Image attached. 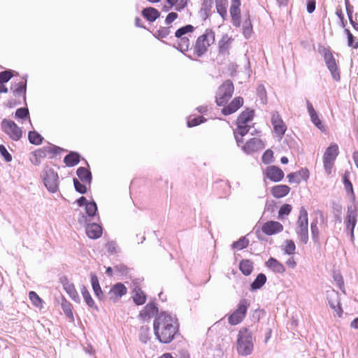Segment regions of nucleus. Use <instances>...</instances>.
Instances as JSON below:
<instances>
[{"label":"nucleus","instance_id":"16","mask_svg":"<svg viewBox=\"0 0 358 358\" xmlns=\"http://www.w3.org/2000/svg\"><path fill=\"white\" fill-rule=\"evenodd\" d=\"M127 293V287L122 282H118L111 286L108 295L109 296V299L115 303Z\"/></svg>","mask_w":358,"mask_h":358},{"label":"nucleus","instance_id":"18","mask_svg":"<svg viewBox=\"0 0 358 358\" xmlns=\"http://www.w3.org/2000/svg\"><path fill=\"white\" fill-rule=\"evenodd\" d=\"M271 121L277 136L282 138L287 131V126L278 112L273 113Z\"/></svg>","mask_w":358,"mask_h":358},{"label":"nucleus","instance_id":"13","mask_svg":"<svg viewBox=\"0 0 358 358\" xmlns=\"http://www.w3.org/2000/svg\"><path fill=\"white\" fill-rule=\"evenodd\" d=\"M327 300L329 307L336 313L338 317H341L343 315V310L338 292L335 290H332L330 292H328L327 294Z\"/></svg>","mask_w":358,"mask_h":358},{"label":"nucleus","instance_id":"62","mask_svg":"<svg viewBox=\"0 0 358 358\" xmlns=\"http://www.w3.org/2000/svg\"><path fill=\"white\" fill-rule=\"evenodd\" d=\"M227 4H215L217 13L220 15L223 20H225L227 17Z\"/></svg>","mask_w":358,"mask_h":358},{"label":"nucleus","instance_id":"5","mask_svg":"<svg viewBox=\"0 0 358 358\" xmlns=\"http://www.w3.org/2000/svg\"><path fill=\"white\" fill-rule=\"evenodd\" d=\"M215 34L213 29L208 28L204 33L199 36L194 45V53L197 57H201L208 51V48L214 43Z\"/></svg>","mask_w":358,"mask_h":358},{"label":"nucleus","instance_id":"41","mask_svg":"<svg viewBox=\"0 0 358 358\" xmlns=\"http://www.w3.org/2000/svg\"><path fill=\"white\" fill-rule=\"evenodd\" d=\"M14 117L16 120H20L22 121H24L27 119H29L30 113L29 108L27 107V104L24 105V107L17 108L15 112Z\"/></svg>","mask_w":358,"mask_h":358},{"label":"nucleus","instance_id":"40","mask_svg":"<svg viewBox=\"0 0 358 358\" xmlns=\"http://www.w3.org/2000/svg\"><path fill=\"white\" fill-rule=\"evenodd\" d=\"M29 142L34 145H39L43 143L44 138L36 130H31L28 132Z\"/></svg>","mask_w":358,"mask_h":358},{"label":"nucleus","instance_id":"6","mask_svg":"<svg viewBox=\"0 0 358 358\" xmlns=\"http://www.w3.org/2000/svg\"><path fill=\"white\" fill-rule=\"evenodd\" d=\"M255 116V110L251 108H246L238 116L235 124L238 131L241 136H245L250 131L251 126L248 124L251 122Z\"/></svg>","mask_w":358,"mask_h":358},{"label":"nucleus","instance_id":"42","mask_svg":"<svg viewBox=\"0 0 358 358\" xmlns=\"http://www.w3.org/2000/svg\"><path fill=\"white\" fill-rule=\"evenodd\" d=\"M249 306V301L246 299H241L239 301L237 307L234 310L236 311L237 313H238L239 315H241V316L245 317Z\"/></svg>","mask_w":358,"mask_h":358},{"label":"nucleus","instance_id":"25","mask_svg":"<svg viewBox=\"0 0 358 358\" xmlns=\"http://www.w3.org/2000/svg\"><path fill=\"white\" fill-rule=\"evenodd\" d=\"M213 5V1H201L198 14L203 22H206L211 16Z\"/></svg>","mask_w":358,"mask_h":358},{"label":"nucleus","instance_id":"37","mask_svg":"<svg viewBox=\"0 0 358 358\" xmlns=\"http://www.w3.org/2000/svg\"><path fill=\"white\" fill-rule=\"evenodd\" d=\"M252 32L253 27L252 21L250 19V14L248 13L245 15V18L244 19L243 23V34L246 39H249L252 36Z\"/></svg>","mask_w":358,"mask_h":358},{"label":"nucleus","instance_id":"53","mask_svg":"<svg viewBox=\"0 0 358 358\" xmlns=\"http://www.w3.org/2000/svg\"><path fill=\"white\" fill-rule=\"evenodd\" d=\"M245 319V317L241 316L237 313L236 311H234L231 314H230L228 317V322L231 325H237L243 322Z\"/></svg>","mask_w":358,"mask_h":358},{"label":"nucleus","instance_id":"8","mask_svg":"<svg viewBox=\"0 0 358 358\" xmlns=\"http://www.w3.org/2000/svg\"><path fill=\"white\" fill-rule=\"evenodd\" d=\"M234 92V85L231 80L227 79L217 88L215 94V103L222 106L228 103Z\"/></svg>","mask_w":358,"mask_h":358},{"label":"nucleus","instance_id":"45","mask_svg":"<svg viewBox=\"0 0 358 358\" xmlns=\"http://www.w3.org/2000/svg\"><path fill=\"white\" fill-rule=\"evenodd\" d=\"M285 245L281 247V250L285 255H292L294 254L296 250V245L293 240L287 239L285 241Z\"/></svg>","mask_w":358,"mask_h":358},{"label":"nucleus","instance_id":"9","mask_svg":"<svg viewBox=\"0 0 358 358\" xmlns=\"http://www.w3.org/2000/svg\"><path fill=\"white\" fill-rule=\"evenodd\" d=\"M42 180L44 186L50 193H56L59 190V175L53 169L46 166L42 172Z\"/></svg>","mask_w":358,"mask_h":358},{"label":"nucleus","instance_id":"14","mask_svg":"<svg viewBox=\"0 0 358 358\" xmlns=\"http://www.w3.org/2000/svg\"><path fill=\"white\" fill-rule=\"evenodd\" d=\"M263 174L265 178L274 182H280L285 176L283 171L275 165L268 166L264 171Z\"/></svg>","mask_w":358,"mask_h":358},{"label":"nucleus","instance_id":"12","mask_svg":"<svg viewBox=\"0 0 358 358\" xmlns=\"http://www.w3.org/2000/svg\"><path fill=\"white\" fill-rule=\"evenodd\" d=\"M159 313V308L157 304L154 302H149L139 312L138 318L143 322H147L154 316L156 317Z\"/></svg>","mask_w":358,"mask_h":358},{"label":"nucleus","instance_id":"15","mask_svg":"<svg viewBox=\"0 0 358 358\" xmlns=\"http://www.w3.org/2000/svg\"><path fill=\"white\" fill-rule=\"evenodd\" d=\"M283 225L275 220H268L264 222L261 230L262 233L266 236H273L279 234L283 231Z\"/></svg>","mask_w":358,"mask_h":358},{"label":"nucleus","instance_id":"48","mask_svg":"<svg viewBox=\"0 0 358 358\" xmlns=\"http://www.w3.org/2000/svg\"><path fill=\"white\" fill-rule=\"evenodd\" d=\"M171 32V27H160L159 29L152 34L153 36L162 41V38H166Z\"/></svg>","mask_w":358,"mask_h":358},{"label":"nucleus","instance_id":"50","mask_svg":"<svg viewBox=\"0 0 358 358\" xmlns=\"http://www.w3.org/2000/svg\"><path fill=\"white\" fill-rule=\"evenodd\" d=\"M257 95L260 99L262 104H266L268 102L267 93L265 86L263 84H259L257 87Z\"/></svg>","mask_w":358,"mask_h":358},{"label":"nucleus","instance_id":"2","mask_svg":"<svg viewBox=\"0 0 358 358\" xmlns=\"http://www.w3.org/2000/svg\"><path fill=\"white\" fill-rule=\"evenodd\" d=\"M254 343L252 333L248 327H241L237 335L236 350L241 356H248L252 353Z\"/></svg>","mask_w":358,"mask_h":358},{"label":"nucleus","instance_id":"44","mask_svg":"<svg viewBox=\"0 0 358 358\" xmlns=\"http://www.w3.org/2000/svg\"><path fill=\"white\" fill-rule=\"evenodd\" d=\"M249 245V240L246 238V236H241L238 241H234L231 248L233 250H241L248 248Z\"/></svg>","mask_w":358,"mask_h":358},{"label":"nucleus","instance_id":"54","mask_svg":"<svg viewBox=\"0 0 358 358\" xmlns=\"http://www.w3.org/2000/svg\"><path fill=\"white\" fill-rule=\"evenodd\" d=\"M273 152L271 149L266 150L262 156V162L266 165H269L273 162Z\"/></svg>","mask_w":358,"mask_h":358},{"label":"nucleus","instance_id":"55","mask_svg":"<svg viewBox=\"0 0 358 358\" xmlns=\"http://www.w3.org/2000/svg\"><path fill=\"white\" fill-rule=\"evenodd\" d=\"M13 71L7 69L0 72V85H5L13 77Z\"/></svg>","mask_w":358,"mask_h":358},{"label":"nucleus","instance_id":"30","mask_svg":"<svg viewBox=\"0 0 358 358\" xmlns=\"http://www.w3.org/2000/svg\"><path fill=\"white\" fill-rule=\"evenodd\" d=\"M81 155L76 151H70L64 158V163L68 167H73L79 164Z\"/></svg>","mask_w":358,"mask_h":358},{"label":"nucleus","instance_id":"31","mask_svg":"<svg viewBox=\"0 0 358 358\" xmlns=\"http://www.w3.org/2000/svg\"><path fill=\"white\" fill-rule=\"evenodd\" d=\"M80 292L83 297V299L87 306L93 310H95L96 311L99 312V309L97 305L96 304L94 300L92 297L90 292L88 291L87 288L85 285H82L80 287Z\"/></svg>","mask_w":358,"mask_h":358},{"label":"nucleus","instance_id":"60","mask_svg":"<svg viewBox=\"0 0 358 358\" xmlns=\"http://www.w3.org/2000/svg\"><path fill=\"white\" fill-rule=\"evenodd\" d=\"M357 220L345 219V230L350 233L352 237H354V230L357 224Z\"/></svg>","mask_w":358,"mask_h":358},{"label":"nucleus","instance_id":"58","mask_svg":"<svg viewBox=\"0 0 358 358\" xmlns=\"http://www.w3.org/2000/svg\"><path fill=\"white\" fill-rule=\"evenodd\" d=\"M265 310L264 309L257 308L252 311L250 317L251 320L256 323L258 322L260 319L264 315Z\"/></svg>","mask_w":358,"mask_h":358},{"label":"nucleus","instance_id":"11","mask_svg":"<svg viewBox=\"0 0 358 358\" xmlns=\"http://www.w3.org/2000/svg\"><path fill=\"white\" fill-rule=\"evenodd\" d=\"M1 130L13 141H17L22 136V129L13 120L4 118L1 122Z\"/></svg>","mask_w":358,"mask_h":358},{"label":"nucleus","instance_id":"23","mask_svg":"<svg viewBox=\"0 0 358 358\" xmlns=\"http://www.w3.org/2000/svg\"><path fill=\"white\" fill-rule=\"evenodd\" d=\"M263 148L264 143L262 139L258 138H252L247 141L243 145H242L241 149L244 152L250 154Z\"/></svg>","mask_w":358,"mask_h":358},{"label":"nucleus","instance_id":"4","mask_svg":"<svg viewBox=\"0 0 358 358\" xmlns=\"http://www.w3.org/2000/svg\"><path fill=\"white\" fill-rule=\"evenodd\" d=\"M318 52L323 57L326 66L329 71L332 78L335 81L339 82L341 80V71L338 62L335 59L331 48L329 46L325 47L322 45H319Z\"/></svg>","mask_w":358,"mask_h":358},{"label":"nucleus","instance_id":"27","mask_svg":"<svg viewBox=\"0 0 358 358\" xmlns=\"http://www.w3.org/2000/svg\"><path fill=\"white\" fill-rule=\"evenodd\" d=\"M266 266L275 273H283L285 271V266L278 259L271 257L265 263Z\"/></svg>","mask_w":358,"mask_h":358},{"label":"nucleus","instance_id":"43","mask_svg":"<svg viewBox=\"0 0 358 358\" xmlns=\"http://www.w3.org/2000/svg\"><path fill=\"white\" fill-rule=\"evenodd\" d=\"M207 121V119L201 115L190 116L187 121V126L189 128L196 127Z\"/></svg>","mask_w":358,"mask_h":358},{"label":"nucleus","instance_id":"3","mask_svg":"<svg viewBox=\"0 0 358 358\" xmlns=\"http://www.w3.org/2000/svg\"><path fill=\"white\" fill-rule=\"evenodd\" d=\"M195 27L190 24H185L178 28L175 32V37L178 38L177 44H173V47L185 55L191 60H195L191 55L185 54L189 49L190 42L189 37L185 35L187 34L193 33Z\"/></svg>","mask_w":358,"mask_h":358},{"label":"nucleus","instance_id":"51","mask_svg":"<svg viewBox=\"0 0 358 358\" xmlns=\"http://www.w3.org/2000/svg\"><path fill=\"white\" fill-rule=\"evenodd\" d=\"M354 205V208L352 205L348 206L347 208V215L345 219L348 220H357V211H358V206L356 204V202L355 203H352Z\"/></svg>","mask_w":358,"mask_h":358},{"label":"nucleus","instance_id":"29","mask_svg":"<svg viewBox=\"0 0 358 358\" xmlns=\"http://www.w3.org/2000/svg\"><path fill=\"white\" fill-rule=\"evenodd\" d=\"M232 42V38L229 37L226 34H224L222 38L218 42V52L220 55H229V49Z\"/></svg>","mask_w":358,"mask_h":358},{"label":"nucleus","instance_id":"17","mask_svg":"<svg viewBox=\"0 0 358 358\" xmlns=\"http://www.w3.org/2000/svg\"><path fill=\"white\" fill-rule=\"evenodd\" d=\"M243 103L244 100L242 96H236L233 99L230 103L222 106L223 108L221 110V113L224 116L231 115L241 108Z\"/></svg>","mask_w":358,"mask_h":358},{"label":"nucleus","instance_id":"63","mask_svg":"<svg viewBox=\"0 0 358 358\" xmlns=\"http://www.w3.org/2000/svg\"><path fill=\"white\" fill-rule=\"evenodd\" d=\"M334 280L336 282V285L343 292H345V287H344V280L343 278V276L340 273H334L333 275Z\"/></svg>","mask_w":358,"mask_h":358},{"label":"nucleus","instance_id":"33","mask_svg":"<svg viewBox=\"0 0 358 358\" xmlns=\"http://www.w3.org/2000/svg\"><path fill=\"white\" fill-rule=\"evenodd\" d=\"M267 278L263 273H259L250 285V290L255 292L260 289L266 282Z\"/></svg>","mask_w":358,"mask_h":358},{"label":"nucleus","instance_id":"35","mask_svg":"<svg viewBox=\"0 0 358 358\" xmlns=\"http://www.w3.org/2000/svg\"><path fill=\"white\" fill-rule=\"evenodd\" d=\"M253 262L250 259H244L240 261L238 268L245 276L250 275L254 269Z\"/></svg>","mask_w":358,"mask_h":358},{"label":"nucleus","instance_id":"19","mask_svg":"<svg viewBox=\"0 0 358 358\" xmlns=\"http://www.w3.org/2000/svg\"><path fill=\"white\" fill-rule=\"evenodd\" d=\"M85 209L86 216L84 214H82V218L84 220L85 222H89L95 217H96L97 221L100 220V217L98 212V206L94 199H92L89 201Z\"/></svg>","mask_w":358,"mask_h":358},{"label":"nucleus","instance_id":"59","mask_svg":"<svg viewBox=\"0 0 358 358\" xmlns=\"http://www.w3.org/2000/svg\"><path fill=\"white\" fill-rule=\"evenodd\" d=\"M310 120L313 124L320 130L323 131L324 129V126L322 123V121L320 119L318 113H315L310 116Z\"/></svg>","mask_w":358,"mask_h":358},{"label":"nucleus","instance_id":"61","mask_svg":"<svg viewBox=\"0 0 358 358\" xmlns=\"http://www.w3.org/2000/svg\"><path fill=\"white\" fill-rule=\"evenodd\" d=\"M0 155L6 162H10L13 160L11 154L7 150L6 148L1 144L0 145Z\"/></svg>","mask_w":358,"mask_h":358},{"label":"nucleus","instance_id":"57","mask_svg":"<svg viewBox=\"0 0 358 358\" xmlns=\"http://www.w3.org/2000/svg\"><path fill=\"white\" fill-rule=\"evenodd\" d=\"M150 328L148 327H142L140 330L139 340L143 343H146L150 339L149 336Z\"/></svg>","mask_w":358,"mask_h":358},{"label":"nucleus","instance_id":"20","mask_svg":"<svg viewBox=\"0 0 358 358\" xmlns=\"http://www.w3.org/2000/svg\"><path fill=\"white\" fill-rule=\"evenodd\" d=\"M350 178V172L346 170L342 176V182L347 196H349L350 201L352 203H355L356 202V195L354 191L353 185Z\"/></svg>","mask_w":358,"mask_h":358},{"label":"nucleus","instance_id":"26","mask_svg":"<svg viewBox=\"0 0 358 358\" xmlns=\"http://www.w3.org/2000/svg\"><path fill=\"white\" fill-rule=\"evenodd\" d=\"M160 12L154 7L143 8L141 10V15L148 22H154L160 17Z\"/></svg>","mask_w":358,"mask_h":358},{"label":"nucleus","instance_id":"64","mask_svg":"<svg viewBox=\"0 0 358 358\" xmlns=\"http://www.w3.org/2000/svg\"><path fill=\"white\" fill-rule=\"evenodd\" d=\"M115 271L120 275H127L129 268L124 264H120L114 266Z\"/></svg>","mask_w":358,"mask_h":358},{"label":"nucleus","instance_id":"7","mask_svg":"<svg viewBox=\"0 0 358 358\" xmlns=\"http://www.w3.org/2000/svg\"><path fill=\"white\" fill-rule=\"evenodd\" d=\"M295 232L303 244L308 242V214L304 206H301L296 221Z\"/></svg>","mask_w":358,"mask_h":358},{"label":"nucleus","instance_id":"10","mask_svg":"<svg viewBox=\"0 0 358 358\" xmlns=\"http://www.w3.org/2000/svg\"><path fill=\"white\" fill-rule=\"evenodd\" d=\"M339 154L338 145L331 143L326 149L323 155V166L327 174L331 173L334 162Z\"/></svg>","mask_w":358,"mask_h":358},{"label":"nucleus","instance_id":"39","mask_svg":"<svg viewBox=\"0 0 358 358\" xmlns=\"http://www.w3.org/2000/svg\"><path fill=\"white\" fill-rule=\"evenodd\" d=\"M229 12L233 25L236 27H239L241 24L240 7H230Z\"/></svg>","mask_w":358,"mask_h":358},{"label":"nucleus","instance_id":"1","mask_svg":"<svg viewBox=\"0 0 358 358\" xmlns=\"http://www.w3.org/2000/svg\"><path fill=\"white\" fill-rule=\"evenodd\" d=\"M153 330L161 343H170L179 332L178 319L166 311H161L154 320Z\"/></svg>","mask_w":358,"mask_h":358},{"label":"nucleus","instance_id":"24","mask_svg":"<svg viewBox=\"0 0 358 358\" xmlns=\"http://www.w3.org/2000/svg\"><path fill=\"white\" fill-rule=\"evenodd\" d=\"M90 283L94 292L95 296L99 301H104L106 299V296L104 295L103 290L101 287L99 278L96 274L94 272H91L90 274Z\"/></svg>","mask_w":358,"mask_h":358},{"label":"nucleus","instance_id":"34","mask_svg":"<svg viewBox=\"0 0 358 358\" xmlns=\"http://www.w3.org/2000/svg\"><path fill=\"white\" fill-rule=\"evenodd\" d=\"M134 294L131 298L136 306L143 305L147 300L146 294L140 287H135L133 290Z\"/></svg>","mask_w":358,"mask_h":358},{"label":"nucleus","instance_id":"22","mask_svg":"<svg viewBox=\"0 0 358 358\" xmlns=\"http://www.w3.org/2000/svg\"><path fill=\"white\" fill-rule=\"evenodd\" d=\"M85 163L87 167H78L76 170V175L78 177L79 180L83 183L87 184L90 187L92 182V174L88 162L85 161Z\"/></svg>","mask_w":358,"mask_h":358},{"label":"nucleus","instance_id":"47","mask_svg":"<svg viewBox=\"0 0 358 358\" xmlns=\"http://www.w3.org/2000/svg\"><path fill=\"white\" fill-rule=\"evenodd\" d=\"M64 290L74 302L78 303H80V298L73 283L71 285L68 286L64 289Z\"/></svg>","mask_w":358,"mask_h":358},{"label":"nucleus","instance_id":"21","mask_svg":"<svg viewBox=\"0 0 358 358\" xmlns=\"http://www.w3.org/2000/svg\"><path fill=\"white\" fill-rule=\"evenodd\" d=\"M85 232L90 239H98L103 234V227L96 222H85Z\"/></svg>","mask_w":358,"mask_h":358},{"label":"nucleus","instance_id":"46","mask_svg":"<svg viewBox=\"0 0 358 358\" xmlns=\"http://www.w3.org/2000/svg\"><path fill=\"white\" fill-rule=\"evenodd\" d=\"M29 298L34 306L39 308H43L44 301L36 292L30 291L29 292Z\"/></svg>","mask_w":358,"mask_h":358},{"label":"nucleus","instance_id":"38","mask_svg":"<svg viewBox=\"0 0 358 358\" xmlns=\"http://www.w3.org/2000/svg\"><path fill=\"white\" fill-rule=\"evenodd\" d=\"M61 308L65 315V316L70 319L72 322L74 321V317L73 313V306L66 300L64 296H62Z\"/></svg>","mask_w":358,"mask_h":358},{"label":"nucleus","instance_id":"32","mask_svg":"<svg viewBox=\"0 0 358 358\" xmlns=\"http://www.w3.org/2000/svg\"><path fill=\"white\" fill-rule=\"evenodd\" d=\"M27 88L26 81H20L15 84L13 91L15 96H22L24 105H27Z\"/></svg>","mask_w":358,"mask_h":358},{"label":"nucleus","instance_id":"36","mask_svg":"<svg viewBox=\"0 0 358 358\" xmlns=\"http://www.w3.org/2000/svg\"><path fill=\"white\" fill-rule=\"evenodd\" d=\"M317 224L318 220L317 217H315L310 222V232L313 243L317 245H320V230Z\"/></svg>","mask_w":358,"mask_h":358},{"label":"nucleus","instance_id":"52","mask_svg":"<svg viewBox=\"0 0 358 358\" xmlns=\"http://www.w3.org/2000/svg\"><path fill=\"white\" fill-rule=\"evenodd\" d=\"M292 210V205L289 203L282 204L278 210V218L279 220L283 219L285 216H287L290 214Z\"/></svg>","mask_w":358,"mask_h":358},{"label":"nucleus","instance_id":"49","mask_svg":"<svg viewBox=\"0 0 358 358\" xmlns=\"http://www.w3.org/2000/svg\"><path fill=\"white\" fill-rule=\"evenodd\" d=\"M73 186L75 190L80 194H85L87 192V187L85 183L82 182L76 178H73Z\"/></svg>","mask_w":358,"mask_h":358},{"label":"nucleus","instance_id":"56","mask_svg":"<svg viewBox=\"0 0 358 358\" xmlns=\"http://www.w3.org/2000/svg\"><path fill=\"white\" fill-rule=\"evenodd\" d=\"M48 155H50L48 157L49 159H53L56 155L60 154L62 152L66 151V150L52 144H51L50 146H48Z\"/></svg>","mask_w":358,"mask_h":358},{"label":"nucleus","instance_id":"28","mask_svg":"<svg viewBox=\"0 0 358 358\" xmlns=\"http://www.w3.org/2000/svg\"><path fill=\"white\" fill-rule=\"evenodd\" d=\"M290 187L287 185H276L271 187V194L273 197L280 199L286 196L290 192Z\"/></svg>","mask_w":358,"mask_h":358}]
</instances>
